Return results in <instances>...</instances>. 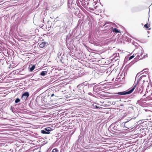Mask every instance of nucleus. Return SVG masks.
Here are the masks:
<instances>
[{
  "label": "nucleus",
  "instance_id": "obj_19",
  "mask_svg": "<svg viewBox=\"0 0 152 152\" xmlns=\"http://www.w3.org/2000/svg\"><path fill=\"white\" fill-rule=\"evenodd\" d=\"M48 128H45V130L47 131H50V130L49 129H47Z\"/></svg>",
  "mask_w": 152,
  "mask_h": 152
},
{
  "label": "nucleus",
  "instance_id": "obj_22",
  "mask_svg": "<svg viewBox=\"0 0 152 152\" xmlns=\"http://www.w3.org/2000/svg\"><path fill=\"white\" fill-rule=\"evenodd\" d=\"M46 10H49V9L48 7H47L46 8Z\"/></svg>",
  "mask_w": 152,
  "mask_h": 152
},
{
  "label": "nucleus",
  "instance_id": "obj_12",
  "mask_svg": "<svg viewBox=\"0 0 152 152\" xmlns=\"http://www.w3.org/2000/svg\"><path fill=\"white\" fill-rule=\"evenodd\" d=\"M41 133L43 134H48L49 133H48V132H46L45 130H42Z\"/></svg>",
  "mask_w": 152,
  "mask_h": 152
},
{
  "label": "nucleus",
  "instance_id": "obj_13",
  "mask_svg": "<svg viewBox=\"0 0 152 152\" xmlns=\"http://www.w3.org/2000/svg\"><path fill=\"white\" fill-rule=\"evenodd\" d=\"M80 2L82 1H81V0H77L76 1V3L78 6L79 4H80Z\"/></svg>",
  "mask_w": 152,
  "mask_h": 152
},
{
  "label": "nucleus",
  "instance_id": "obj_10",
  "mask_svg": "<svg viewBox=\"0 0 152 152\" xmlns=\"http://www.w3.org/2000/svg\"><path fill=\"white\" fill-rule=\"evenodd\" d=\"M72 1L71 0H68V6H69L70 5L72 4Z\"/></svg>",
  "mask_w": 152,
  "mask_h": 152
},
{
  "label": "nucleus",
  "instance_id": "obj_24",
  "mask_svg": "<svg viewBox=\"0 0 152 152\" xmlns=\"http://www.w3.org/2000/svg\"><path fill=\"white\" fill-rule=\"evenodd\" d=\"M80 28H81V26L80 27Z\"/></svg>",
  "mask_w": 152,
  "mask_h": 152
},
{
  "label": "nucleus",
  "instance_id": "obj_3",
  "mask_svg": "<svg viewBox=\"0 0 152 152\" xmlns=\"http://www.w3.org/2000/svg\"><path fill=\"white\" fill-rule=\"evenodd\" d=\"M29 95L28 92H26L23 94L22 98H24V100H26L29 96Z\"/></svg>",
  "mask_w": 152,
  "mask_h": 152
},
{
  "label": "nucleus",
  "instance_id": "obj_14",
  "mask_svg": "<svg viewBox=\"0 0 152 152\" xmlns=\"http://www.w3.org/2000/svg\"><path fill=\"white\" fill-rule=\"evenodd\" d=\"M52 152H58V150L56 148H55L53 150Z\"/></svg>",
  "mask_w": 152,
  "mask_h": 152
},
{
  "label": "nucleus",
  "instance_id": "obj_4",
  "mask_svg": "<svg viewBox=\"0 0 152 152\" xmlns=\"http://www.w3.org/2000/svg\"><path fill=\"white\" fill-rule=\"evenodd\" d=\"M109 23L106 22L103 25V26H105L104 27V28L108 27V28H114L112 26L110 25H108Z\"/></svg>",
  "mask_w": 152,
  "mask_h": 152
},
{
  "label": "nucleus",
  "instance_id": "obj_21",
  "mask_svg": "<svg viewBox=\"0 0 152 152\" xmlns=\"http://www.w3.org/2000/svg\"><path fill=\"white\" fill-rule=\"evenodd\" d=\"M95 107L96 108H99V107H98V106L96 105V106H95Z\"/></svg>",
  "mask_w": 152,
  "mask_h": 152
},
{
  "label": "nucleus",
  "instance_id": "obj_16",
  "mask_svg": "<svg viewBox=\"0 0 152 152\" xmlns=\"http://www.w3.org/2000/svg\"><path fill=\"white\" fill-rule=\"evenodd\" d=\"M82 20H79V21H78V24L77 26V28H79L80 27V26H79V24L80 23H81V21Z\"/></svg>",
  "mask_w": 152,
  "mask_h": 152
},
{
  "label": "nucleus",
  "instance_id": "obj_20",
  "mask_svg": "<svg viewBox=\"0 0 152 152\" xmlns=\"http://www.w3.org/2000/svg\"><path fill=\"white\" fill-rule=\"evenodd\" d=\"M54 94H52L51 95V97H53V96H54Z\"/></svg>",
  "mask_w": 152,
  "mask_h": 152
},
{
  "label": "nucleus",
  "instance_id": "obj_18",
  "mask_svg": "<svg viewBox=\"0 0 152 152\" xmlns=\"http://www.w3.org/2000/svg\"><path fill=\"white\" fill-rule=\"evenodd\" d=\"M146 28H148L149 26H148V24H145L144 26Z\"/></svg>",
  "mask_w": 152,
  "mask_h": 152
},
{
  "label": "nucleus",
  "instance_id": "obj_9",
  "mask_svg": "<svg viewBox=\"0 0 152 152\" xmlns=\"http://www.w3.org/2000/svg\"><path fill=\"white\" fill-rule=\"evenodd\" d=\"M47 73V72L46 71H43L40 73V75L42 76H44Z\"/></svg>",
  "mask_w": 152,
  "mask_h": 152
},
{
  "label": "nucleus",
  "instance_id": "obj_2",
  "mask_svg": "<svg viewBox=\"0 0 152 152\" xmlns=\"http://www.w3.org/2000/svg\"><path fill=\"white\" fill-rule=\"evenodd\" d=\"M137 83H135L133 86L132 88L128 91H124L121 92H119L118 94L120 95H126L130 94L132 93L136 87Z\"/></svg>",
  "mask_w": 152,
  "mask_h": 152
},
{
  "label": "nucleus",
  "instance_id": "obj_17",
  "mask_svg": "<svg viewBox=\"0 0 152 152\" xmlns=\"http://www.w3.org/2000/svg\"><path fill=\"white\" fill-rule=\"evenodd\" d=\"M135 56H134V54H133L132 56H131L129 58V60H130L133 58Z\"/></svg>",
  "mask_w": 152,
  "mask_h": 152
},
{
  "label": "nucleus",
  "instance_id": "obj_15",
  "mask_svg": "<svg viewBox=\"0 0 152 152\" xmlns=\"http://www.w3.org/2000/svg\"><path fill=\"white\" fill-rule=\"evenodd\" d=\"M20 99L19 98H17L15 100V102L16 103H17L20 102Z\"/></svg>",
  "mask_w": 152,
  "mask_h": 152
},
{
  "label": "nucleus",
  "instance_id": "obj_11",
  "mask_svg": "<svg viewBox=\"0 0 152 152\" xmlns=\"http://www.w3.org/2000/svg\"><path fill=\"white\" fill-rule=\"evenodd\" d=\"M113 31L114 32L116 33H118L120 32V31L118 30V29H113Z\"/></svg>",
  "mask_w": 152,
  "mask_h": 152
},
{
  "label": "nucleus",
  "instance_id": "obj_5",
  "mask_svg": "<svg viewBox=\"0 0 152 152\" xmlns=\"http://www.w3.org/2000/svg\"><path fill=\"white\" fill-rule=\"evenodd\" d=\"M148 86V81H143V82L142 84V85L141 87L142 89L145 87H147Z\"/></svg>",
  "mask_w": 152,
  "mask_h": 152
},
{
  "label": "nucleus",
  "instance_id": "obj_23",
  "mask_svg": "<svg viewBox=\"0 0 152 152\" xmlns=\"http://www.w3.org/2000/svg\"><path fill=\"white\" fill-rule=\"evenodd\" d=\"M33 36H34V35H35V33H34L33 34Z\"/></svg>",
  "mask_w": 152,
  "mask_h": 152
},
{
  "label": "nucleus",
  "instance_id": "obj_6",
  "mask_svg": "<svg viewBox=\"0 0 152 152\" xmlns=\"http://www.w3.org/2000/svg\"><path fill=\"white\" fill-rule=\"evenodd\" d=\"M46 42H42L39 45V46L41 48H44Z\"/></svg>",
  "mask_w": 152,
  "mask_h": 152
},
{
  "label": "nucleus",
  "instance_id": "obj_7",
  "mask_svg": "<svg viewBox=\"0 0 152 152\" xmlns=\"http://www.w3.org/2000/svg\"><path fill=\"white\" fill-rule=\"evenodd\" d=\"M128 122H125L124 124V126H125L126 128L129 129L131 127L130 126H128Z\"/></svg>",
  "mask_w": 152,
  "mask_h": 152
},
{
  "label": "nucleus",
  "instance_id": "obj_1",
  "mask_svg": "<svg viewBox=\"0 0 152 152\" xmlns=\"http://www.w3.org/2000/svg\"><path fill=\"white\" fill-rule=\"evenodd\" d=\"M144 51L142 48H141L137 50V53L135 54V55L136 56V58L138 60H140L143 58L147 57V55H143Z\"/></svg>",
  "mask_w": 152,
  "mask_h": 152
},
{
  "label": "nucleus",
  "instance_id": "obj_25",
  "mask_svg": "<svg viewBox=\"0 0 152 152\" xmlns=\"http://www.w3.org/2000/svg\"><path fill=\"white\" fill-rule=\"evenodd\" d=\"M82 25V23H81V24H80V25Z\"/></svg>",
  "mask_w": 152,
  "mask_h": 152
},
{
  "label": "nucleus",
  "instance_id": "obj_8",
  "mask_svg": "<svg viewBox=\"0 0 152 152\" xmlns=\"http://www.w3.org/2000/svg\"><path fill=\"white\" fill-rule=\"evenodd\" d=\"M35 66L34 65L32 66L30 68V66H29V68L30 69L31 71H32L35 68Z\"/></svg>",
  "mask_w": 152,
  "mask_h": 152
}]
</instances>
